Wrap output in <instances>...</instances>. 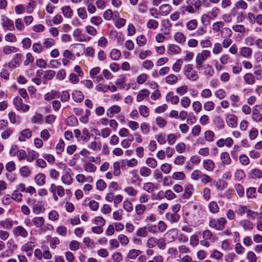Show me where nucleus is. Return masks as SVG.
<instances>
[{"instance_id":"nucleus-1","label":"nucleus","mask_w":262,"mask_h":262,"mask_svg":"<svg viewBox=\"0 0 262 262\" xmlns=\"http://www.w3.org/2000/svg\"><path fill=\"white\" fill-rule=\"evenodd\" d=\"M184 218L186 222L192 225L196 226L200 222V215L198 207L195 205H192L185 209Z\"/></svg>"},{"instance_id":"nucleus-2","label":"nucleus","mask_w":262,"mask_h":262,"mask_svg":"<svg viewBox=\"0 0 262 262\" xmlns=\"http://www.w3.org/2000/svg\"><path fill=\"white\" fill-rule=\"evenodd\" d=\"M183 72L185 77L190 81H195L199 79V75L197 72L194 70L192 64H185L183 67Z\"/></svg>"},{"instance_id":"nucleus-3","label":"nucleus","mask_w":262,"mask_h":262,"mask_svg":"<svg viewBox=\"0 0 262 262\" xmlns=\"http://www.w3.org/2000/svg\"><path fill=\"white\" fill-rule=\"evenodd\" d=\"M210 56V52L207 50H203L200 53H198L195 57L196 68L199 70L202 69L204 62Z\"/></svg>"},{"instance_id":"nucleus-4","label":"nucleus","mask_w":262,"mask_h":262,"mask_svg":"<svg viewBox=\"0 0 262 262\" xmlns=\"http://www.w3.org/2000/svg\"><path fill=\"white\" fill-rule=\"evenodd\" d=\"M227 220L225 217H220L217 220L211 218L209 221V226L218 231L223 230L227 224Z\"/></svg>"},{"instance_id":"nucleus-5","label":"nucleus","mask_w":262,"mask_h":262,"mask_svg":"<svg viewBox=\"0 0 262 262\" xmlns=\"http://www.w3.org/2000/svg\"><path fill=\"white\" fill-rule=\"evenodd\" d=\"M203 239L200 241V244L205 247H209L210 242H213L215 239L212 232L209 229H206L202 232Z\"/></svg>"},{"instance_id":"nucleus-6","label":"nucleus","mask_w":262,"mask_h":262,"mask_svg":"<svg viewBox=\"0 0 262 262\" xmlns=\"http://www.w3.org/2000/svg\"><path fill=\"white\" fill-rule=\"evenodd\" d=\"M1 25L5 31H13L15 29L13 21L5 15L1 16Z\"/></svg>"},{"instance_id":"nucleus-7","label":"nucleus","mask_w":262,"mask_h":262,"mask_svg":"<svg viewBox=\"0 0 262 262\" xmlns=\"http://www.w3.org/2000/svg\"><path fill=\"white\" fill-rule=\"evenodd\" d=\"M71 170L68 167H65L63 169L61 180L63 184L70 185L73 183V179L71 176Z\"/></svg>"},{"instance_id":"nucleus-8","label":"nucleus","mask_w":262,"mask_h":262,"mask_svg":"<svg viewBox=\"0 0 262 262\" xmlns=\"http://www.w3.org/2000/svg\"><path fill=\"white\" fill-rule=\"evenodd\" d=\"M35 247V243L33 241H29L24 244L21 247V250L25 252L28 257H30L32 255L33 250Z\"/></svg>"},{"instance_id":"nucleus-9","label":"nucleus","mask_w":262,"mask_h":262,"mask_svg":"<svg viewBox=\"0 0 262 262\" xmlns=\"http://www.w3.org/2000/svg\"><path fill=\"white\" fill-rule=\"evenodd\" d=\"M13 233L15 236H20L23 238H26L28 236V231L21 226L14 227L13 229Z\"/></svg>"},{"instance_id":"nucleus-10","label":"nucleus","mask_w":262,"mask_h":262,"mask_svg":"<svg viewBox=\"0 0 262 262\" xmlns=\"http://www.w3.org/2000/svg\"><path fill=\"white\" fill-rule=\"evenodd\" d=\"M62 54V62L64 66H67L70 60H74L75 58V55L69 50H65Z\"/></svg>"},{"instance_id":"nucleus-11","label":"nucleus","mask_w":262,"mask_h":262,"mask_svg":"<svg viewBox=\"0 0 262 262\" xmlns=\"http://www.w3.org/2000/svg\"><path fill=\"white\" fill-rule=\"evenodd\" d=\"M35 199H29L28 200V204L29 205H33V212L35 214H39L41 212H43L45 210V208L43 206L40 204L37 203L35 204Z\"/></svg>"},{"instance_id":"nucleus-12","label":"nucleus","mask_w":262,"mask_h":262,"mask_svg":"<svg viewBox=\"0 0 262 262\" xmlns=\"http://www.w3.org/2000/svg\"><path fill=\"white\" fill-rule=\"evenodd\" d=\"M18 222L16 221H13L10 219H6L5 220L0 222V229L3 228L5 229H10L14 225H17Z\"/></svg>"},{"instance_id":"nucleus-13","label":"nucleus","mask_w":262,"mask_h":262,"mask_svg":"<svg viewBox=\"0 0 262 262\" xmlns=\"http://www.w3.org/2000/svg\"><path fill=\"white\" fill-rule=\"evenodd\" d=\"M21 57L22 55L21 54H15L9 62V67L12 69L18 67L21 60Z\"/></svg>"},{"instance_id":"nucleus-14","label":"nucleus","mask_w":262,"mask_h":262,"mask_svg":"<svg viewBox=\"0 0 262 262\" xmlns=\"http://www.w3.org/2000/svg\"><path fill=\"white\" fill-rule=\"evenodd\" d=\"M83 162V168L84 170L90 173H94L97 170V167L93 163H91L87 160V159H81Z\"/></svg>"},{"instance_id":"nucleus-15","label":"nucleus","mask_w":262,"mask_h":262,"mask_svg":"<svg viewBox=\"0 0 262 262\" xmlns=\"http://www.w3.org/2000/svg\"><path fill=\"white\" fill-rule=\"evenodd\" d=\"M143 189L147 193L154 194L158 187L152 182H147L143 184Z\"/></svg>"},{"instance_id":"nucleus-16","label":"nucleus","mask_w":262,"mask_h":262,"mask_svg":"<svg viewBox=\"0 0 262 262\" xmlns=\"http://www.w3.org/2000/svg\"><path fill=\"white\" fill-rule=\"evenodd\" d=\"M161 16H167L172 11L171 6L168 4H164L161 5L158 9Z\"/></svg>"},{"instance_id":"nucleus-17","label":"nucleus","mask_w":262,"mask_h":262,"mask_svg":"<svg viewBox=\"0 0 262 262\" xmlns=\"http://www.w3.org/2000/svg\"><path fill=\"white\" fill-rule=\"evenodd\" d=\"M149 94L150 92L146 89L140 90L137 96V101L141 102L144 99H147L149 97Z\"/></svg>"},{"instance_id":"nucleus-18","label":"nucleus","mask_w":262,"mask_h":262,"mask_svg":"<svg viewBox=\"0 0 262 262\" xmlns=\"http://www.w3.org/2000/svg\"><path fill=\"white\" fill-rule=\"evenodd\" d=\"M220 159L221 160L222 165L224 166L230 165L232 162L229 153L226 151L221 153Z\"/></svg>"},{"instance_id":"nucleus-19","label":"nucleus","mask_w":262,"mask_h":262,"mask_svg":"<svg viewBox=\"0 0 262 262\" xmlns=\"http://www.w3.org/2000/svg\"><path fill=\"white\" fill-rule=\"evenodd\" d=\"M194 191L193 185L191 184H188L185 186L184 192L183 194L184 199H188L193 193Z\"/></svg>"},{"instance_id":"nucleus-20","label":"nucleus","mask_w":262,"mask_h":262,"mask_svg":"<svg viewBox=\"0 0 262 262\" xmlns=\"http://www.w3.org/2000/svg\"><path fill=\"white\" fill-rule=\"evenodd\" d=\"M32 136V132L30 129H24L18 137V140L20 142L25 141L27 139L30 138Z\"/></svg>"},{"instance_id":"nucleus-21","label":"nucleus","mask_w":262,"mask_h":262,"mask_svg":"<svg viewBox=\"0 0 262 262\" xmlns=\"http://www.w3.org/2000/svg\"><path fill=\"white\" fill-rule=\"evenodd\" d=\"M121 107L117 105H114L107 109L106 115L110 118L114 117L115 114H118L121 112Z\"/></svg>"},{"instance_id":"nucleus-22","label":"nucleus","mask_w":262,"mask_h":262,"mask_svg":"<svg viewBox=\"0 0 262 262\" xmlns=\"http://www.w3.org/2000/svg\"><path fill=\"white\" fill-rule=\"evenodd\" d=\"M166 220L171 224L177 223L179 222L180 216L178 213H173L172 212H167L165 214Z\"/></svg>"},{"instance_id":"nucleus-23","label":"nucleus","mask_w":262,"mask_h":262,"mask_svg":"<svg viewBox=\"0 0 262 262\" xmlns=\"http://www.w3.org/2000/svg\"><path fill=\"white\" fill-rule=\"evenodd\" d=\"M35 183L39 186L44 185L46 183V176L43 173H38L34 177Z\"/></svg>"},{"instance_id":"nucleus-24","label":"nucleus","mask_w":262,"mask_h":262,"mask_svg":"<svg viewBox=\"0 0 262 262\" xmlns=\"http://www.w3.org/2000/svg\"><path fill=\"white\" fill-rule=\"evenodd\" d=\"M39 157V154L38 152L32 150V149H28L27 150V161L29 162H32L34 160H36L38 159Z\"/></svg>"},{"instance_id":"nucleus-25","label":"nucleus","mask_w":262,"mask_h":262,"mask_svg":"<svg viewBox=\"0 0 262 262\" xmlns=\"http://www.w3.org/2000/svg\"><path fill=\"white\" fill-rule=\"evenodd\" d=\"M249 177L253 179H260L262 178V171L261 170L257 168H252L249 173Z\"/></svg>"},{"instance_id":"nucleus-26","label":"nucleus","mask_w":262,"mask_h":262,"mask_svg":"<svg viewBox=\"0 0 262 262\" xmlns=\"http://www.w3.org/2000/svg\"><path fill=\"white\" fill-rule=\"evenodd\" d=\"M237 117L235 115L230 114L226 118V122L231 127H235L237 126Z\"/></svg>"},{"instance_id":"nucleus-27","label":"nucleus","mask_w":262,"mask_h":262,"mask_svg":"<svg viewBox=\"0 0 262 262\" xmlns=\"http://www.w3.org/2000/svg\"><path fill=\"white\" fill-rule=\"evenodd\" d=\"M166 100L168 102H170L172 104H177L179 102V98L178 96L174 95L173 93L170 92L166 96Z\"/></svg>"},{"instance_id":"nucleus-28","label":"nucleus","mask_w":262,"mask_h":262,"mask_svg":"<svg viewBox=\"0 0 262 262\" xmlns=\"http://www.w3.org/2000/svg\"><path fill=\"white\" fill-rule=\"evenodd\" d=\"M203 164L204 169L208 171H212L215 168L214 162L210 159L204 160Z\"/></svg>"},{"instance_id":"nucleus-29","label":"nucleus","mask_w":262,"mask_h":262,"mask_svg":"<svg viewBox=\"0 0 262 262\" xmlns=\"http://www.w3.org/2000/svg\"><path fill=\"white\" fill-rule=\"evenodd\" d=\"M178 230L176 228H173L169 230L166 233V236L169 242H173L175 240L176 236L178 234Z\"/></svg>"},{"instance_id":"nucleus-30","label":"nucleus","mask_w":262,"mask_h":262,"mask_svg":"<svg viewBox=\"0 0 262 262\" xmlns=\"http://www.w3.org/2000/svg\"><path fill=\"white\" fill-rule=\"evenodd\" d=\"M72 96L74 101L76 102H81L84 99V95L82 93L78 90L74 91Z\"/></svg>"},{"instance_id":"nucleus-31","label":"nucleus","mask_w":262,"mask_h":262,"mask_svg":"<svg viewBox=\"0 0 262 262\" xmlns=\"http://www.w3.org/2000/svg\"><path fill=\"white\" fill-rule=\"evenodd\" d=\"M181 52V48L175 44H169L167 47L168 54L172 53L175 54H179Z\"/></svg>"},{"instance_id":"nucleus-32","label":"nucleus","mask_w":262,"mask_h":262,"mask_svg":"<svg viewBox=\"0 0 262 262\" xmlns=\"http://www.w3.org/2000/svg\"><path fill=\"white\" fill-rule=\"evenodd\" d=\"M63 16L68 18H71L73 15V11L69 6H64L61 8Z\"/></svg>"},{"instance_id":"nucleus-33","label":"nucleus","mask_w":262,"mask_h":262,"mask_svg":"<svg viewBox=\"0 0 262 262\" xmlns=\"http://www.w3.org/2000/svg\"><path fill=\"white\" fill-rule=\"evenodd\" d=\"M252 53V50L249 47H244L240 49L239 54L245 58L250 57Z\"/></svg>"},{"instance_id":"nucleus-34","label":"nucleus","mask_w":262,"mask_h":262,"mask_svg":"<svg viewBox=\"0 0 262 262\" xmlns=\"http://www.w3.org/2000/svg\"><path fill=\"white\" fill-rule=\"evenodd\" d=\"M178 81L177 76L173 74H170L165 78V82L169 85H174Z\"/></svg>"},{"instance_id":"nucleus-35","label":"nucleus","mask_w":262,"mask_h":262,"mask_svg":"<svg viewBox=\"0 0 262 262\" xmlns=\"http://www.w3.org/2000/svg\"><path fill=\"white\" fill-rule=\"evenodd\" d=\"M202 68L204 70V73L206 76L210 77L213 75L214 71L210 64H204L203 65Z\"/></svg>"},{"instance_id":"nucleus-36","label":"nucleus","mask_w":262,"mask_h":262,"mask_svg":"<svg viewBox=\"0 0 262 262\" xmlns=\"http://www.w3.org/2000/svg\"><path fill=\"white\" fill-rule=\"evenodd\" d=\"M240 225L246 230H251L254 227L253 224L248 220H242L240 222Z\"/></svg>"},{"instance_id":"nucleus-37","label":"nucleus","mask_w":262,"mask_h":262,"mask_svg":"<svg viewBox=\"0 0 262 262\" xmlns=\"http://www.w3.org/2000/svg\"><path fill=\"white\" fill-rule=\"evenodd\" d=\"M121 56V51L117 49H112L110 53V57L112 60L114 61L118 60Z\"/></svg>"},{"instance_id":"nucleus-38","label":"nucleus","mask_w":262,"mask_h":262,"mask_svg":"<svg viewBox=\"0 0 262 262\" xmlns=\"http://www.w3.org/2000/svg\"><path fill=\"white\" fill-rule=\"evenodd\" d=\"M136 234L137 236L140 237H147L148 235V232L146 226L139 228L136 231Z\"/></svg>"},{"instance_id":"nucleus-39","label":"nucleus","mask_w":262,"mask_h":262,"mask_svg":"<svg viewBox=\"0 0 262 262\" xmlns=\"http://www.w3.org/2000/svg\"><path fill=\"white\" fill-rule=\"evenodd\" d=\"M174 39L178 43L180 44L184 43L186 40V37L185 35L180 32H176L174 35Z\"/></svg>"},{"instance_id":"nucleus-40","label":"nucleus","mask_w":262,"mask_h":262,"mask_svg":"<svg viewBox=\"0 0 262 262\" xmlns=\"http://www.w3.org/2000/svg\"><path fill=\"white\" fill-rule=\"evenodd\" d=\"M19 171L20 176L24 178H28L30 177L32 173L31 169L28 166L21 167Z\"/></svg>"},{"instance_id":"nucleus-41","label":"nucleus","mask_w":262,"mask_h":262,"mask_svg":"<svg viewBox=\"0 0 262 262\" xmlns=\"http://www.w3.org/2000/svg\"><path fill=\"white\" fill-rule=\"evenodd\" d=\"M33 224L36 228L41 227L45 223V219L42 216L34 217L32 220Z\"/></svg>"},{"instance_id":"nucleus-42","label":"nucleus","mask_w":262,"mask_h":262,"mask_svg":"<svg viewBox=\"0 0 262 262\" xmlns=\"http://www.w3.org/2000/svg\"><path fill=\"white\" fill-rule=\"evenodd\" d=\"M198 26V23L196 19H191L188 21L186 24V27L188 30L193 31L197 28Z\"/></svg>"},{"instance_id":"nucleus-43","label":"nucleus","mask_w":262,"mask_h":262,"mask_svg":"<svg viewBox=\"0 0 262 262\" xmlns=\"http://www.w3.org/2000/svg\"><path fill=\"white\" fill-rule=\"evenodd\" d=\"M14 129L12 127H9L2 133L1 137L3 139L6 140L9 138L13 134Z\"/></svg>"},{"instance_id":"nucleus-44","label":"nucleus","mask_w":262,"mask_h":262,"mask_svg":"<svg viewBox=\"0 0 262 262\" xmlns=\"http://www.w3.org/2000/svg\"><path fill=\"white\" fill-rule=\"evenodd\" d=\"M245 82L250 85L253 84L255 82V77L251 73H247L244 76Z\"/></svg>"},{"instance_id":"nucleus-45","label":"nucleus","mask_w":262,"mask_h":262,"mask_svg":"<svg viewBox=\"0 0 262 262\" xmlns=\"http://www.w3.org/2000/svg\"><path fill=\"white\" fill-rule=\"evenodd\" d=\"M183 60L182 59H178L176 62L172 64V70L174 73L179 72L182 68L183 64Z\"/></svg>"},{"instance_id":"nucleus-46","label":"nucleus","mask_w":262,"mask_h":262,"mask_svg":"<svg viewBox=\"0 0 262 262\" xmlns=\"http://www.w3.org/2000/svg\"><path fill=\"white\" fill-rule=\"evenodd\" d=\"M189 1L190 4L193 6L194 9L196 11H199L202 5V3L200 0H186V3L189 4Z\"/></svg>"},{"instance_id":"nucleus-47","label":"nucleus","mask_w":262,"mask_h":262,"mask_svg":"<svg viewBox=\"0 0 262 262\" xmlns=\"http://www.w3.org/2000/svg\"><path fill=\"white\" fill-rule=\"evenodd\" d=\"M141 253V251L140 250L131 249L128 251L127 257L132 259H135Z\"/></svg>"},{"instance_id":"nucleus-48","label":"nucleus","mask_w":262,"mask_h":262,"mask_svg":"<svg viewBox=\"0 0 262 262\" xmlns=\"http://www.w3.org/2000/svg\"><path fill=\"white\" fill-rule=\"evenodd\" d=\"M147 42V38L144 35H140L136 38V43L139 47L144 46Z\"/></svg>"},{"instance_id":"nucleus-49","label":"nucleus","mask_w":262,"mask_h":262,"mask_svg":"<svg viewBox=\"0 0 262 262\" xmlns=\"http://www.w3.org/2000/svg\"><path fill=\"white\" fill-rule=\"evenodd\" d=\"M139 112L140 115L144 118H146L149 116V108L144 105H141L139 107Z\"/></svg>"},{"instance_id":"nucleus-50","label":"nucleus","mask_w":262,"mask_h":262,"mask_svg":"<svg viewBox=\"0 0 262 262\" xmlns=\"http://www.w3.org/2000/svg\"><path fill=\"white\" fill-rule=\"evenodd\" d=\"M55 45V41L52 38H47L43 42V47L46 49H49Z\"/></svg>"},{"instance_id":"nucleus-51","label":"nucleus","mask_w":262,"mask_h":262,"mask_svg":"<svg viewBox=\"0 0 262 262\" xmlns=\"http://www.w3.org/2000/svg\"><path fill=\"white\" fill-rule=\"evenodd\" d=\"M56 73L53 70H47L46 71L43 76V83H45V80H51L53 78V77L55 76Z\"/></svg>"},{"instance_id":"nucleus-52","label":"nucleus","mask_w":262,"mask_h":262,"mask_svg":"<svg viewBox=\"0 0 262 262\" xmlns=\"http://www.w3.org/2000/svg\"><path fill=\"white\" fill-rule=\"evenodd\" d=\"M234 179L238 181H242L246 177L244 170L242 169L236 170L234 174Z\"/></svg>"},{"instance_id":"nucleus-53","label":"nucleus","mask_w":262,"mask_h":262,"mask_svg":"<svg viewBox=\"0 0 262 262\" xmlns=\"http://www.w3.org/2000/svg\"><path fill=\"white\" fill-rule=\"evenodd\" d=\"M146 26L148 29L156 30L159 27V23L155 19H150L147 21L146 23Z\"/></svg>"},{"instance_id":"nucleus-54","label":"nucleus","mask_w":262,"mask_h":262,"mask_svg":"<svg viewBox=\"0 0 262 262\" xmlns=\"http://www.w3.org/2000/svg\"><path fill=\"white\" fill-rule=\"evenodd\" d=\"M211 16L206 13L203 14L201 17V23L204 26H207L210 24L211 21Z\"/></svg>"},{"instance_id":"nucleus-55","label":"nucleus","mask_w":262,"mask_h":262,"mask_svg":"<svg viewBox=\"0 0 262 262\" xmlns=\"http://www.w3.org/2000/svg\"><path fill=\"white\" fill-rule=\"evenodd\" d=\"M207 32L206 28L205 27H200L196 31L194 32L191 35L196 37L201 36L205 34Z\"/></svg>"},{"instance_id":"nucleus-56","label":"nucleus","mask_w":262,"mask_h":262,"mask_svg":"<svg viewBox=\"0 0 262 262\" xmlns=\"http://www.w3.org/2000/svg\"><path fill=\"white\" fill-rule=\"evenodd\" d=\"M210 211L212 213H216L219 211V207L215 201H211L209 204Z\"/></svg>"},{"instance_id":"nucleus-57","label":"nucleus","mask_w":262,"mask_h":262,"mask_svg":"<svg viewBox=\"0 0 262 262\" xmlns=\"http://www.w3.org/2000/svg\"><path fill=\"white\" fill-rule=\"evenodd\" d=\"M231 35L232 31L228 28H223L221 31V35L223 38H230Z\"/></svg>"},{"instance_id":"nucleus-58","label":"nucleus","mask_w":262,"mask_h":262,"mask_svg":"<svg viewBox=\"0 0 262 262\" xmlns=\"http://www.w3.org/2000/svg\"><path fill=\"white\" fill-rule=\"evenodd\" d=\"M42 120V115L37 113H35L31 118V122L33 123H41Z\"/></svg>"},{"instance_id":"nucleus-59","label":"nucleus","mask_w":262,"mask_h":262,"mask_svg":"<svg viewBox=\"0 0 262 262\" xmlns=\"http://www.w3.org/2000/svg\"><path fill=\"white\" fill-rule=\"evenodd\" d=\"M158 238L155 237H149L146 243V246L150 249L155 247L157 245Z\"/></svg>"},{"instance_id":"nucleus-60","label":"nucleus","mask_w":262,"mask_h":262,"mask_svg":"<svg viewBox=\"0 0 262 262\" xmlns=\"http://www.w3.org/2000/svg\"><path fill=\"white\" fill-rule=\"evenodd\" d=\"M13 103L15 108L17 111H20V107L23 105V101L22 99L19 97H15L13 99Z\"/></svg>"},{"instance_id":"nucleus-61","label":"nucleus","mask_w":262,"mask_h":262,"mask_svg":"<svg viewBox=\"0 0 262 262\" xmlns=\"http://www.w3.org/2000/svg\"><path fill=\"white\" fill-rule=\"evenodd\" d=\"M101 143H98L96 141L91 142L88 145V147L89 148L95 151H98L100 150L101 148Z\"/></svg>"},{"instance_id":"nucleus-62","label":"nucleus","mask_w":262,"mask_h":262,"mask_svg":"<svg viewBox=\"0 0 262 262\" xmlns=\"http://www.w3.org/2000/svg\"><path fill=\"white\" fill-rule=\"evenodd\" d=\"M140 174L142 177H147L149 176L151 173V170L145 166L142 167L140 169Z\"/></svg>"},{"instance_id":"nucleus-63","label":"nucleus","mask_w":262,"mask_h":262,"mask_svg":"<svg viewBox=\"0 0 262 262\" xmlns=\"http://www.w3.org/2000/svg\"><path fill=\"white\" fill-rule=\"evenodd\" d=\"M13 200L17 202H20L23 200V194L18 190H14L12 193Z\"/></svg>"},{"instance_id":"nucleus-64","label":"nucleus","mask_w":262,"mask_h":262,"mask_svg":"<svg viewBox=\"0 0 262 262\" xmlns=\"http://www.w3.org/2000/svg\"><path fill=\"white\" fill-rule=\"evenodd\" d=\"M111 256L113 262H121L123 259V255L119 252H116L113 253Z\"/></svg>"}]
</instances>
